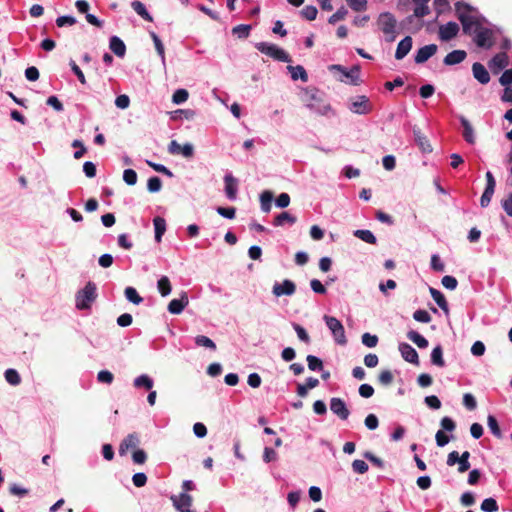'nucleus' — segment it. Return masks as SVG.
<instances>
[{
  "label": "nucleus",
  "instance_id": "47",
  "mask_svg": "<svg viewBox=\"0 0 512 512\" xmlns=\"http://www.w3.org/2000/svg\"><path fill=\"white\" fill-rule=\"evenodd\" d=\"M250 29V25L240 24L232 29V33L237 35L239 38H247L249 36Z\"/></svg>",
  "mask_w": 512,
  "mask_h": 512
},
{
  "label": "nucleus",
  "instance_id": "22",
  "mask_svg": "<svg viewBox=\"0 0 512 512\" xmlns=\"http://www.w3.org/2000/svg\"><path fill=\"white\" fill-rule=\"evenodd\" d=\"M412 38L410 36H406L403 38L397 45V49L395 52V58L397 60L403 59L412 48Z\"/></svg>",
  "mask_w": 512,
  "mask_h": 512
},
{
  "label": "nucleus",
  "instance_id": "54",
  "mask_svg": "<svg viewBox=\"0 0 512 512\" xmlns=\"http://www.w3.org/2000/svg\"><path fill=\"white\" fill-rule=\"evenodd\" d=\"M413 318L416 321L422 322V323H429L432 319L430 314L426 310H422V309L416 310L413 313Z\"/></svg>",
  "mask_w": 512,
  "mask_h": 512
},
{
  "label": "nucleus",
  "instance_id": "11",
  "mask_svg": "<svg viewBox=\"0 0 512 512\" xmlns=\"http://www.w3.org/2000/svg\"><path fill=\"white\" fill-rule=\"evenodd\" d=\"M330 410L341 420H347L350 415V411L347 408L346 403L338 397H333L330 400Z\"/></svg>",
  "mask_w": 512,
  "mask_h": 512
},
{
  "label": "nucleus",
  "instance_id": "7",
  "mask_svg": "<svg viewBox=\"0 0 512 512\" xmlns=\"http://www.w3.org/2000/svg\"><path fill=\"white\" fill-rule=\"evenodd\" d=\"M473 41L480 48L489 49L493 46V31L483 25L473 33Z\"/></svg>",
  "mask_w": 512,
  "mask_h": 512
},
{
  "label": "nucleus",
  "instance_id": "1",
  "mask_svg": "<svg viewBox=\"0 0 512 512\" xmlns=\"http://www.w3.org/2000/svg\"><path fill=\"white\" fill-rule=\"evenodd\" d=\"M457 18L462 25L464 34L472 36L482 26V18L478 11L467 3L457 2L455 4Z\"/></svg>",
  "mask_w": 512,
  "mask_h": 512
},
{
  "label": "nucleus",
  "instance_id": "53",
  "mask_svg": "<svg viewBox=\"0 0 512 512\" xmlns=\"http://www.w3.org/2000/svg\"><path fill=\"white\" fill-rule=\"evenodd\" d=\"M293 328H294L295 332L297 333L298 338L301 341H303L306 344L310 343V336L308 335L307 331L301 325L294 323Z\"/></svg>",
  "mask_w": 512,
  "mask_h": 512
},
{
  "label": "nucleus",
  "instance_id": "57",
  "mask_svg": "<svg viewBox=\"0 0 512 512\" xmlns=\"http://www.w3.org/2000/svg\"><path fill=\"white\" fill-rule=\"evenodd\" d=\"M430 13V9L427 6V3H418L414 9V16L417 18H422Z\"/></svg>",
  "mask_w": 512,
  "mask_h": 512
},
{
  "label": "nucleus",
  "instance_id": "34",
  "mask_svg": "<svg viewBox=\"0 0 512 512\" xmlns=\"http://www.w3.org/2000/svg\"><path fill=\"white\" fill-rule=\"evenodd\" d=\"M153 380L146 374H142L134 379L133 385L136 388H145L151 390L153 388Z\"/></svg>",
  "mask_w": 512,
  "mask_h": 512
},
{
  "label": "nucleus",
  "instance_id": "43",
  "mask_svg": "<svg viewBox=\"0 0 512 512\" xmlns=\"http://www.w3.org/2000/svg\"><path fill=\"white\" fill-rule=\"evenodd\" d=\"M308 368L311 371H318L323 369V362L321 359L314 355H308L307 358Z\"/></svg>",
  "mask_w": 512,
  "mask_h": 512
},
{
  "label": "nucleus",
  "instance_id": "10",
  "mask_svg": "<svg viewBox=\"0 0 512 512\" xmlns=\"http://www.w3.org/2000/svg\"><path fill=\"white\" fill-rule=\"evenodd\" d=\"M168 152L172 155L181 154L185 158H192L194 156V147L190 143L182 146L176 140H172L168 146Z\"/></svg>",
  "mask_w": 512,
  "mask_h": 512
},
{
  "label": "nucleus",
  "instance_id": "58",
  "mask_svg": "<svg viewBox=\"0 0 512 512\" xmlns=\"http://www.w3.org/2000/svg\"><path fill=\"white\" fill-rule=\"evenodd\" d=\"M217 213L227 219H234L236 214V208L234 207H218Z\"/></svg>",
  "mask_w": 512,
  "mask_h": 512
},
{
  "label": "nucleus",
  "instance_id": "13",
  "mask_svg": "<svg viewBox=\"0 0 512 512\" xmlns=\"http://www.w3.org/2000/svg\"><path fill=\"white\" fill-rule=\"evenodd\" d=\"M399 351L405 361H407L411 364H414L416 366H418L420 364L418 353L410 344L400 343Z\"/></svg>",
  "mask_w": 512,
  "mask_h": 512
},
{
  "label": "nucleus",
  "instance_id": "49",
  "mask_svg": "<svg viewBox=\"0 0 512 512\" xmlns=\"http://www.w3.org/2000/svg\"><path fill=\"white\" fill-rule=\"evenodd\" d=\"M188 97L189 93L186 89H177L172 96V101L175 104H181L184 103Z\"/></svg>",
  "mask_w": 512,
  "mask_h": 512
},
{
  "label": "nucleus",
  "instance_id": "15",
  "mask_svg": "<svg viewBox=\"0 0 512 512\" xmlns=\"http://www.w3.org/2000/svg\"><path fill=\"white\" fill-rule=\"evenodd\" d=\"M296 291V285L291 280H284L282 283H276L273 286V294L277 297H280L282 295H293Z\"/></svg>",
  "mask_w": 512,
  "mask_h": 512
},
{
  "label": "nucleus",
  "instance_id": "35",
  "mask_svg": "<svg viewBox=\"0 0 512 512\" xmlns=\"http://www.w3.org/2000/svg\"><path fill=\"white\" fill-rule=\"evenodd\" d=\"M354 236L368 244L375 245L377 243L376 237L370 230H363V229L356 230L354 232Z\"/></svg>",
  "mask_w": 512,
  "mask_h": 512
},
{
  "label": "nucleus",
  "instance_id": "48",
  "mask_svg": "<svg viewBox=\"0 0 512 512\" xmlns=\"http://www.w3.org/2000/svg\"><path fill=\"white\" fill-rule=\"evenodd\" d=\"M301 14L305 19L312 21L316 19L318 10L315 6L307 5L302 9Z\"/></svg>",
  "mask_w": 512,
  "mask_h": 512
},
{
  "label": "nucleus",
  "instance_id": "32",
  "mask_svg": "<svg viewBox=\"0 0 512 512\" xmlns=\"http://www.w3.org/2000/svg\"><path fill=\"white\" fill-rule=\"evenodd\" d=\"M157 288L161 296L166 297L172 291V285L167 276H162L157 282Z\"/></svg>",
  "mask_w": 512,
  "mask_h": 512
},
{
  "label": "nucleus",
  "instance_id": "42",
  "mask_svg": "<svg viewBox=\"0 0 512 512\" xmlns=\"http://www.w3.org/2000/svg\"><path fill=\"white\" fill-rule=\"evenodd\" d=\"M4 375L6 381L13 386L19 385L21 382V377L15 369H7Z\"/></svg>",
  "mask_w": 512,
  "mask_h": 512
},
{
  "label": "nucleus",
  "instance_id": "39",
  "mask_svg": "<svg viewBox=\"0 0 512 512\" xmlns=\"http://www.w3.org/2000/svg\"><path fill=\"white\" fill-rule=\"evenodd\" d=\"M195 344L199 347H205L207 349H210L212 351H215L217 349L216 344L213 340H211L209 337L204 335H198L195 337Z\"/></svg>",
  "mask_w": 512,
  "mask_h": 512
},
{
  "label": "nucleus",
  "instance_id": "20",
  "mask_svg": "<svg viewBox=\"0 0 512 512\" xmlns=\"http://www.w3.org/2000/svg\"><path fill=\"white\" fill-rule=\"evenodd\" d=\"M225 182V193L228 199L235 200L237 197L238 181L231 174H227L224 177Z\"/></svg>",
  "mask_w": 512,
  "mask_h": 512
},
{
  "label": "nucleus",
  "instance_id": "56",
  "mask_svg": "<svg viewBox=\"0 0 512 512\" xmlns=\"http://www.w3.org/2000/svg\"><path fill=\"white\" fill-rule=\"evenodd\" d=\"M353 471L359 474H364L368 471V464L360 459H356L352 463Z\"/></svg>",
  "mask_w": 512,
  "mask_h": 512
},
{
  "label": "nucleus",
  "instance_id": "64",
  "mask_svg": "<svg viewBox=\"0 0 512 512\" xmlns=\"http://www.w3.org/2000/svg\"><path fill=\"white\" fill-rule=\"evenodd\" d=\"M499 82L503 86L512 85V69L505 70L502 73Z\"/></svg>",
  "mask_w": 512,
  "mask_h": 512
},
{
  "label": "nucleus",
  "instance_id": "18",
  "mask_svg": "<svg viewBox=\"0 0 512 512\" xmlns=\"http://www.w3.org/2000/svg\"><path fill=\"white\" fill-rule=\"evenodd\" d=\"M472 73L474 78L481 84H487L490 81V74L488 70L479 62H475L472 65Z\"/></svg>",
  "mask_w": 512,
  "mask_h": 512
},
{
  "label": "nucleus",
  "instance_id": "46",
  "mask_svg": "<svg viewBox=\"0 0 512 512\" xmlns=\"http://www.w3.org/2000/svg\"><path fill=\"white\" fill-rule=\"evenodd\" d=\"M481 509L484 512H496L498 510L497 501L494 498H486L481 503Z\"/></svg>",
  "mask_w": 512,
  "mask_h": 512
},
{
  "label": "nucleus",
  "instance_id": "3",
  "mask_svg": "<svg viewBox=\"0 0 512 512\" xmlns=\"http://www.w3.org/2000/svg\"><path fill=\"white\" fill-rule=\"evenodd\" d=\"M377 24L379 29L384 33L387 42H393L396 39L397 20L392 13H381L378 17Z\"/></svg>",
  "mask_w": 512,
  "mask_h": 512
},
{
  "label": "nucleus",
  "instance_id": "63",
  "mask_svg": "<svg viewBox=\"0 0 512 512\" xmlns=\"http://www.w3.org/2000/svg\"><path fill=\"white\" fill-rule=\"evenodd\" d=\"M442 285L450 290H454L457 287L458 281L455 277L446 275L442 278Z\"/></svg>",
  "mask_w": 512,
  "mask_h": 512
},
{
  "label": "nucleus",
  "instance_id": "28",
  "mask_svg": "<svg viewBox=\"0 0 512 512\" xmlns=\"http://www.w3.org/2000/svg\"><path fill=\"white\" fill-rule=\"evenodd\" d=\"M287 69L289 70V72L291 74V78L293 80L301 79L303 82H307L308 81V74H307V72H306V70L304 69L303 66H301V65H297V66L289 65L287 67Z\"/></svg>",
  "mask_w": 512,
  "mask_h": 512
},
{
  "label": "nucleus",
  "instance_id": "29",
  "mask_svg": "<svg viewBox=\"0 0 512 512\" xmlns=\"http://www.w3.org/2000/svg\"><path fill=\"white\" fill-rule=\"evenodd\" d=\"M508 65V56L506 53H498L490 60V67L498 70L504 69Z\"/></svg>",
  "mask_w": 512,
  "mask_h": 512
},
{
  "label": "nucleus",
  "instance_id": "51",
  "mask_svg": "<svg viewBox=\"0 0 512 512\" xmlns=\"http://www.w3.org/2000/svg\"><path fill=\"white\" fill-rule=\"evenodd\" d=\"M393 380L394 376L390 370H383L378 375V381L384 386L392 384Z\"/></svg>",
  "mask_w": 512,
  "mask_h": 512
},
{
  "label": "nucleus",
  "instance_id": "45",
  "mask_svg": "<svg viewBox=\"0 0 512 512\" xmlns=\"http://www.w3.org/2000/svg\"><path fill=\"white\" fill-rule=\"evenodd\" d=\"M347 14L348 10L344 6H341L334 14L329 17L328 22L330 24H335L338 21L344 20Z\"/></svg>",
  "mask_w": 512,
  "mask_h": 512
},
{
  "label": "nucleus",
  "instance_id": "52",
  "mask_svg": "<svg viewBox=\"0 0 512 512\" xmlns=\"http://www.w3.org/2000/svg\"><path fill=\"white\" fill-rule=\"evenodd\" d=\"M72 147L77 148V151L74 152V158L75 159H81L85 155V153L87 151V149L84 146L83 142L81 140H78V139H75L72 142Z\"/></svg>",
  "mask_w": 512,
  "mask_h": 512
},
{
  "label": "nucleus",
  "instance_id": "24",
  "mask_svg": "<svg viewBox=\"0 0 512 512\" xmlns=\"http://www.w3.org/2000/svg\"><path fill=\"white\" fill-rule=\"evenodd\" d=\"M139 444V438L137 434L132 433L127 435L119 446L120 455H124L128 449L135 448Z\"/></svg>",
  "mask_w": 512,
  "mask_h": 512
},
{
  "label": "nucleus",
  "instance_id": "30",
  "mask_svg": "<svg viewBox=\"0 0 512 512\" xmlns=\"http://www.w3.org/2000/svg\"><path fill=\"white\" fill-rule=\"evenodd\" d=\"M153 224L155 228V240L159 243L161 242L162 236L166 231V221L162 217H155Z\"/></svg>",
  "mask_w": 512,
  "mask_h": 512
},
{
  "label": "nucleus",
  "instance_id": "8",
  "mask_svg": "<svg viewBox=\"0 0 512 512\" xmlns=\"http://www.w3.org/2000/svg\"><path fill=\"white\" fill-rule=\"evenodd\" d=\"M349 110L355 114L365 115L372 111V104L367 96L360 95L351 100Z\"/></svg>",
  "mask_w": 512,
  "mask_h": 512
},
{
  "label": "nucleus",
  "instance_id": "38",
  "mask_svg": "<svg viewBox=\"0 0 512 512\" xmlns=\"http://www.w3.org/2000/svg\"><path fill=\"white\" fill-rule=\"evenodd\" d=\"M124 294L126 299L135 305H139L143 301V298L138 294L134 287H126Z\"/></svg>",
  "mask_w": 512,
  "mask_h": 512
},
{
  "label": "nucleus",
  "instance_id": "31",
  "mask_svg": "<svg viewBox=\"0 0 512 512\" xmlns=\"http://www.w3.org/2000/svg\"><path fill=\"white\" fill-rule=\"evenodd\" d=\"M297 219L295 216L291 215L288 212H282L279 215H277L273 220L274 226H283L285 223H289L290 225H293L296 223Z\"/></svg>",
  "mask_w": 512,
  "mask_h": 512
},
{
  "label": "nucleus",
  "instance_id": "41",
  "mask_svg": "<svg viewBox=\"0 0 512 512\" xmlns=\"http://www.w3.org/2000/svg\"><path fill=\"white\" fill-rule=\"evenodd\" d=\"M487 424L492 434L500 439L502 437V432L497 419L493 415H489L487 417Z\"/></svg>",
  "mask_w": 512,
  "mask_h": 512
},
{
  "label": "nucleus",
  "instance_id": "6",
  "mask_svg": "<svg viewBox=\"0 0 512 512\" xmlns=\"http://www.w3.org/2000/svg\"><path fill=\"white\" fill-rule=\"evenodd\" d=\"M330 71H340L342 75L346 78L344 80L341 78V81H346L349 84L352 85H360L361 79H360V66L354 65L352 68L348 71L346 70L342 65L333 64L329 67Z\"/></svg>",
  "mask_w": 512,
  "mask_h": 512
},
{
  "label": "nucleus",
  "instance_id": "27",
  "mask_svg": "<svg viewBox=\"0 0 512 512\" xmlns=\"http://www.w3.org/2000/svg\"><path fill=\"white\" fill-rule=\"evenodd\" d=\"M318 101H320V99H318L316 97V94H314V93L311 94L310 102L307 103V107L321 115L326 114L331 109L330 105L329 104L320 105L317 103Z\"/></svg>",
  "mask_w": 512,
  "mask_h": 512
},
{
  "label": "nucleus",
  "instance_id": "36",
  "mask_svg": "<svg viewBox=\"0 0 512 512\" xmlns=\"http://www.w3.org/2000/svg\"><path fill=\"white\" fill-rule=\"evenodd\" d=\"M273 200V193L265 190L260 195V204L263 212L268 213L271 210V202Z\"/></svg>",
  "mask_w": 512,
  "mask_h": 512
},
{
  "label": "nucleus",
  "instance_id": "17",
  "mask_svg": "<svg viewBox=\"0 0 512 512\" xmlns=\"http://www.w3.org/2000/svg\"><path fill=\"white\" fill-rule=\"evenodd\" d=\"M456 463H458V472L459 473H464L470 469L469 461L460 459L459 453L457 451H452L448 454L447 465L453 466Z\"/></svg>",
  "mask_w": 512,
  "mask_h": 512
},
{
  "label": "nucleus",
  "instance_id": "60",
  "mask_svg": "<svg viewBox=\"0 0 512 512\" xmlns=\"http://www.w3.org/2000/svg\"><path fill=\"white\" fill-rule=\"evenodd\" d=\"M123 180L128 185H135L137 182V173L133 169H126L123 173Z\"/></svg>",
  "mask_w": 512,
  "mask_h": 512
},
{
  "label": "nucleus",
  "instance_id": "37",
  "mask_svg": "<svg viewBox=\"0 0 512 512\" xmlns=\"http://www.w3.org/2000/svg\"><path fill=\"white\" fill-rule=\"evenodd\" d=\"M431 363L438 367H444L443 349L440 345L436 346L431 352Z\"/></svg>",
  "mask_w": 512,
  "mask_h": 512
},
{
  "label": "nucleus",
  "instance_id": "5",
  "mask_svg": "<svg viewBox=\"0 0 512 512\" xmlns=\"http://www.w3.org/2000/svg\"><path fill=\"white\" fill-rule=\"evenodd\" d=\"M323 319L327 327L332 332L335 341L340 345H345L347 343V339L345 336V330L342 323L336 317L333 316L325 315Z\"/></svg>",
  "mask_w": 512,
  "mask_h": 512
},
{
  "label": "nucleus",
  "instance_id": "2",
  "mask_svg": "<svg viewBox=\"0 0 512 512\" xmlns=\"http://www.w3.org/2000/svg\"><path fill=\"white\" fill-rule=\"evenodd\" d=\"M97 298V287L95 283L89 281L83 289L76 294V308L79 310L90 309L92 303Z\"/></svg>",
  "mask_w": 512,
  "mask_h": 512
},
{
  "label": "nucleus",
  "instance_id": "40",
  "mask_svg": "<svg viewBox=\"0 0 512 512\" xmlns=\"http://www.w3.org/2000/svg\"><path fill=\"white\" fill-rule=\"evenodd\" d=\"M132 8L143 19H145L147 21H152L153 20L152 16L149 14V12L147 11L145 5L142 2H140V1L132 2Z\"/></svg>",
  "mask_w": 512,
  "mask_h": 512
},
{
  "label": "nucleus",
  "instance_id": "9",
  "mask_svg": "<svg viewBox=\"0 0 512 512\" xmlns=\"http://www.w3.org/2000/svg\"><path fill=\"white\" fill-rule=\"evenodd\" d=\"M170 500L172 501L175 509L179 512H196L195 510L191 509L193 498L187 493H181L178 496L172 495Z\"/></svg>",
  "mask_w": 512,
  "mask_h": 512
},
{
  "label": "nucleus",
  "instance_id": "26",
  "mask_svg": "<svg viewBox=\"0 0 512 512\" xmlns=\"http://www.w3.org/2000/svg\"><path fill=\"white\" fill-rule=\"evenodd\" d=\"M429 292L431 294V297L433 300L437 303V305L443 310V312L448 315L449 314V307L448 302L445 298V296L437 289L430 287Z\"/></svg>",
  "mask_w": 512,
  "mask_h": 512
},
{
  "label": "nucleus",
  "instance_id": "16",
  "mask_svg": "<svg viewBox=\"0 0 512 512\" xmlns=\"http://www.w3.org/2000/svg\"><path fill=\"white\" fill-rule=\"evenodd\" d=\"M437 49L438 47L436 44H429L419 48L414 58L415 62L417 64L426 62L437 52Z\"/></svg>",
  "mask_w": 512,
  "mask_h": 512
},
{
  "label": "nucleus",
  "instance_id": "62",
  "mask_svg": "<svg viewBox=\"0 0 512 512\" xmlns=\"http://www.w3.org/2000/svg\"><path fill=\"white\" fill-rule=\"evenodd\" d=\"M132 459L135 464H144L147 460V454L142 449H137L132 454Z\"/></svg>",
  "mask_w": 512,
  "mask_h": 512
},
{
  "label": "nucleus",
  "instance_id": "12",
  "mask_svg": "<svg viewBox=\"0 0 512 512\" xmlns=\"http://www.w3.org/2000/svg\"><path fill=\"white\" fill-rule=\"evenodd\" d=\"M459 32V25L456 22H448L439 27L438 35L442 41H450L455 38Z\"/></svg>",
  "mask_w": 512,
  "mask_h": 512
},
{
  "label": "nucleus",
  "instance_id": "21",
  "mask_svg": "<svg viewBox=\"0 0 512 512\" xmlns=\"http://www.w3.org/2000/svg\"><path fill=\"white\" fill-rule=\"evenodd\" d=\"M467 57V53L464 50H453L448 53L443 59V63L447 66H452L463 62Z\"/></svg>",
  "mask_w": 512,
  "mask_h": 512
},
{
  "label": "nucleus",
  "instance_id": "4",
  "mask_svg": "<svg viewBox=\"0 0 512 512\" xmlns=\"http://www.w3.org/2000/svg\"><path fill=\"white\" fill-rule=\"evenodd\" d=\"M256 49L261 53L272 57L275 60L287 63L291 62V57L289 56V54L274 44L260 42L256 44Z\"/></svg>",
  "mask_w": 512,
  "mask_h": 512
},
{
  "label": "nucleus",
  "instance_id": "23",
  "mask_svg": "<svg viewBox=\"0 0 512 512\" xmlns=\"http://www.w3.org/2000/svg\"><path fill=\"white\" fill-rule=\"evenodd\" d=\"M459 119H460L461 125L463 127V132H462L463 138L469 144H474L475 143V135H474V129H473L471 123L464 116H460Z\"/></svg>",
  "mask_w": 512,
  "mask_h": 512
},
{
  "label": "nucleus",
  "instance_id": "55",
  "mask_svg": "<svg viewBox=\"0 0 512 512\" xmlns=\"http://www.w3.org/2000/svg\"><path fill=\"white\" fill-rule=\"evenodd\" d=\"M362 343L369 348H373L378 344V337L370 333H364L362 335Z\"/></svg>",
  "mask_w": 512,
  "mask_h": 512
},
{
  "label": "nucleus",
  "instance_id": "50",
  "mask_svg": "<svg viewBox=\"0 0 512 512\" xmlns=\"http://www.w3.org/2000/svg\"><path fill=\"white\" fill-rule=\"evenodd\" d=\"M348 6L356 12L365 11L367 8V0H346Z\"/></svg>",
  "mask_w": 512,
  "mask_h": 512
},
{
  "label": "nucleus",
  "instance_id": "61",
  "mask_svg": "<svg viewBox=\"0 0 512 512\" xmlns=\"http://www.w3.org/2000/svg\"><path fill=\"white\" fill-rule=\"evenodd\" d=\"M463 404L468 410H475L477 407V402L475 397L470 393H465L463 396Z\"/></svg>",
  "mask_w": 512,
  "mask_h": 512
},
{
  "label": "nucleus",
  "instance_id": "44",
  "mask_svg": "<svg viewBox=\"0 0 512 512\" xmlns=\"http://www.w3.org/2000/svg\"><path fill=\"white\" fill-rule=\"evenodd\" d=\"M161 187H162V181L159 177L153 176L148 179L147 189L149 192L156 193V192L160 191Z\"/></svg>",
  "mask_w": 512,
  "mask_h": 512
},
{
  "label": "nucleus",
  "instance_id": "25",
  "mask_svg": "<svg viewBox=\"0 0 512 512\" xmlns=\"http://www.w3.org/2000/svg\"><path fill=\"white\" fill-rule=\"evenodd\" d=\"M109 47L116 56L120 58L125 56L126 46L119 37L112 36L110 38Z\"/></svg>",
  "mask_w": 512,
  "mask_h": 512
},
{
  "label": "nucleus",
  "instance_id": "14",
  "mask_svg": "<svg viewBox=\"0 0 512 512\" xmlns=\"http://www.w3.org/2000/svg\"><path fill=\"white\" fill-rule=\"evenodd\" d=\"M189 304V299L186 292H182L180 298L172 299L168 304V311L171 314L178 315L182 313L186 306Z\"/></svg>",
  "mask_w": 512,
  "mask_h": 512
},
{
  "label": "nucleus",
  "instance_id": "19",
  "mask_svg": "<svg viewBox=\"0 0 512 512\" xmlns=\"http://www.w3.org/2000/svg\"><path fill=\"white\" fill-rule=\"evenodd\" d=\"M413 134L417 146L423 153L432 152L433 149L428 138L421 132L419 128L414 127Z\"/></svg>",
  "mask_w": 512,
  "mask_h": 512
},
{
  "label": "nucleus",
  "instance_id": "33",
  "mask_svg": "<svg viewBox=\"0 0 512 512\" xmlns=\"http://www.w3.org/2000/svg\"><path fill=\"white\" fill-rule=\"evenodd\" d=\"M407 338L416 344L419 348L428 347V340L417 331L411 330L407 333Z\"/></svg>",
  "mask_w": 512,
  "mask_h": 512
},
{
  "label": "nucleus",
  "instance_id": "59",
  "mask_svg": "<svg viewBox=\"0 0 512 512\" xmlns=\"http://www.w3.org/2000/svg\"><path fill=\"white\" fill-rule=\"evenodd\" d=\"M97 380L100 383L111 384L114 380V376L108 370H101L97 375Z\"/></svg>",
  "mask_w": 512,
  "mask_h": 512
}]
</instances>
